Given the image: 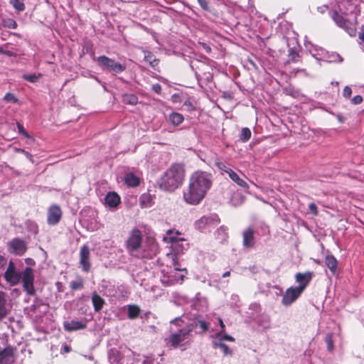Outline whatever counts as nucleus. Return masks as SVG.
<instances>
[{
	"mask_svg": "<svg viewBox=\"0 0 364 364\" xmlns=\"http://www.w3.org/2000/svg\"><path fill=\"white\" fill-rule=\"evenodd\" d=\"M17 127H18V132L20 134L24 135L27 138L30 137L29 134L27 133V132L25 130V129L21 124L18 123Z\"/></svg>",
	"mask_w": 364,
	"mask_h": 364,
	"instance_id": "obj_49",
	"label": "nucleus"
},
{
	"mask_svg": "<svg viewBox=\"0 0 364 364\" xmlns=\"http://www.w3.org/2000/svg\"><path fill=\"white\" fill-rule=\"evenodd\" d=\"M213 346L215 348H220L224 355H232V351L229 347L225 345L221 340H215L213 341Z\"/></svg>",
	"mask_w": 364,
	"mask_h": 364,
	"instance_id": "obj_24",
	"label": "nucleus"
},
{
	"mask_svg": "<svg viewBox=\"0 0 364 364\" xmlns=\"http://www.w3.org/2000/svg\"><path fill=\"white\" fill-rule=\"evenodd\" d=\"M219 323H220V327L222 328L221 331H224L225 324H224V323H223V320L221 318H219Z\"/></svg>",
	"mask_w": 364,
	"mask_h": 364,
	"instance_id": "obj_59",
	"label": "nucleus"
},
{
	"mask_svg": "<svg viewBox=\"0 0 364 364\" xmlns=\"http://www.w3.org/2000/svg\"><path fill=\"white\" fill-rule=\"evenodd\" d=\"M80 264L82 269L85 272H88L91 267L90 263V250L87 245H84L80 247Z\"/></svg>",
	"mask_w": 364,
	"mask_h": 364,
	"instance_id": "obj_12",
	"label": "nucleus"
},
{
	"mask_svg": "<svg viewBox=\"0 0 364 364\" xmlns=\"http://www.w3.org/2000/svg\"><path fill=\"white\" fill-rule=\"evenodd\" d=\"M153 198L151 194L144 193L140 197V204L141 208H149L152 205Z\"/></svg>",
	"mask_w": 364,
	"mask_h": 364,
	"instance_id": "obj_26",
	"label": "nucleus"
},
{
	"mask_svg": "<svg viewBox=\"0 0 364 364\" xmlns=\"http://www.w3.org/2000/svg\"><path fill=\"white\" fill-rule=\"evenodd\" d=\"M207 173L205 172L197 171L193 174L191 182H210V179L207 178Z\"/></svg>",
	"mask_w": 364,
	"mask_h": 364,
	"instance_id": "obj_27",
	"label": "nucleus"
},
{
	"mask_svg": "<svg viewBox=\"0 0 364 364\" xmlns=\"http://www.w3.org/2000/svg\"><path fill=\"white\" fill-rule=\"evenodd\" d=\"M150 247L149 250H148L147 253L145 255L146 257H151L152 255H155L157 252V246L154 242V241H150Z\"/></svg>",
	"mask_w": 364,
	"mask_h": 364,
	"instance_id": "obj_43",
	"label": "nucleus"
},
{
	"mask_svg": "<svg viewBox=\"0 0 364 364\" xmlns=\"http://www.w3.org/2000/svg\"><path fill=\"white\" fill-rule=\"evenodd\" d=\"M167 265L161 269L160 280L165 287L172 286L181 283L186 274V269L181 268L178 263V258L173 255H167Z\"/></svg>",
	"mask_w": 364,
	"mask_h": 364,
	"instance_id": "obj_2",
	"label": "nucleus"
},
{
	"mask_svg": "<svg viewBox=\"0 0 364 364\" xmlns=\"http://www.w3.org/2000/svg\"><path fill=\"white\" fill-rule=\"evenodd\" d=\"M144 60L148 62L152 68H155L159 63V60L150 51H144Z\"/></svg>",
	"mask_w": 364,
	"mask_h": 364,
	"instance_id": "obj_29",
	"label": "nucleus"
},
{
	"mask_svg": "<svg viewBox=\"0 0 364 364\" xmlns=\"http://www.w3.org/2000/svg\"><path fill=\"white\" fill-rule=\"evenodd\" d=\"M92 302L95 311H100L105 304V300L95 292L92 295Z\"/></svg>",
	"mask_w": 364,
	"mask_h": 364,
	"instance_id": "obj_22",
	"label": "nucleus"
},
{
	"mask_svg": "<svg viewBox=\"0 0 364 364\" xmlns=\"http://www.w3.org/2000/svg\"><path fill=\"white\" fill-rule=\"evenodd\" d=\"M142 236L138 229H133L127 240V248L129 252H134L141 247Z\"/></svg>",
	"mask_w": 364,
	"mask_h": 364,
	"instance_id": "obj_8",
	"label": "nucleus"
},
{
	"mask_svg": "<svg viewBox=\"0 0 364 364\" xmlns=\"http://www.w3.org/2000/svg\"><path fill=\"white\" fill-rule=\"evenodd\" d=\"M255 245V231L252 228H248L242 232V245L245 248L252 249Z\"/></svg>",
	"mask_w": 364,
	"mask_h": 364,
	"instance_id": "obj_17",
	"label": "nucleus"
},
{
	"mask_svg": "<svg viewBox=\"0 0 364 364\" xmlns=\"http://www.w3.org/2000/svg\"><path fill=\"white\" fill-rule=\"evenodd\" d=\"M164 241L171 244V252L168 255H173L178 258V255L183 254L184 250L188 248V243L183 238H178L173 235V231L169 230L166 232V235L163 237Z\"/></svg>",
	"mask_w": 364,
	"mask_h": 364,
	"instance_id": "obj_4",
	"label": "nucleus"
},
{
	"mask_svg": "<svg viewBox=\"0 0 364 364\" xmlns=\"http://www.w3.org/2000/svg\"><path fill=\"white\" fill-rule=\"evenodd\" d=\"M309 208L310 212L312 213L314 215H318L317 207L315 203H310L309 205Z\"/></svg>",
	"mask_w": 364,
	"mask_h": 364,
	"instance_id": "obj_51",
	"label": "nucleus"
},
{
	"mask_svg": "<svg viewBox=\"0 0 364 364\" xmlns=\"http://www.w3.org/2000/svg\"><path fill=\"white\" fill-rule=\"evenodd\" d=\"M302 292L303 291H301V289H299L296 287L288 288L283 295L282 299V304L286 306H290L300 296Z\"/></svg>",
	"mask_w": 364,
	"mask_h": 364,
	"instance_id": "obj_14",
	"label": "nucleus"
},
{
	"mask_svg": "<svg viewBox=\"0 0 364 364\" xmlns=\"http://www.w3.org/2000/svg\"><path fill=\"white\" fill-rule=\"evenodd\" d=\"M251 137V131L249 128L245 127L241 130L240 139L243 142L247 141Z\"/></svg>",
	"mask_w": 364,
	"mask_h": 364,
	"instance_id": "obj_34",
	"label": "nucleus"
},
{
	"mask_svg": "<svg viewBox=\"0 0 364 364\" xmlns=\"http://www.w3.org/2000/svg\"><path fill=\"white\" fill-rule=\"evenodd\" d=\"M104 200L105 206L112 210L117 209L121 203L119 196L115 192H109L107 193Z\"/></svg>",
	"mask_w": 364,
	"mask_h": 364,
	"instance_id": "obj_18",
	"label": "nucleus"
},
{
	"mask_svg": "<svg viewBox=\"0 0 364 364\" xmlns=\"http://www.w3.org/2000/svg\"><path fill=\"white\" fill-rule=\"evenodd\" d=\"M325 341L326 343L328 350L331 351L333 349V334L328 333L326 336Z\"/></svg>",
	"mask_w": 364,
	"mask_h": 364,
	"instance_id": "obj_41",
	"label": "nucleus"
},
{
	"mask_svg": "<svg viewBox=\"0 0 364 364\" xmlns=\"http://www.w3.org/2000/svg\"><path fill=\"white\" fill-rule=\"evenodd\" d=\"M84 282L82 277H78L76 280L72 281L70 284V287L72 290H78L83 288Z\"/></svg>",
	"mask_w": 364,
	"mask_h": 364,
	"instance_id": "obj_32",
	"label": "nucleus"
},
{
	"mask_svg": "<svg viewBox=\"0 0 364 364\" xmlns=\"http://www.w3.org/2000/svg\"><path fill=\"white\" fill-rule=\"evenodd\" d=\"M0 53H6L7 55H11V53H10L9 51V52H6V51H4V50H3V48H1V47H0Z\"/></svg>",
	"mask_w": 364,
	"mask_h": 364,
	"instance_id": "obj_61",
	"label": "nucleus"
},
{
	"mask_svg": "<svg viewBox=\"0 0 364 364\" xmlns=\"http://www.w3.org/2000/svg\"><path fill=\"white\" fill-rule=\"evenodd\" d=\"M8 250L9 252L16 255H23L26 250L27 245L24 240L19 238H14L8 243Z\"/></svg>",
	"mask_w": 364,
	"mask_h": 364,
	"instance_id": "obj_13",
	"label": "nucleus"
},
{
	"mask_svg": "<svg viewBox=\"0 0 364 364\" xmlns=\"http://www.w3.org/2000/svg\"><path fill=\"white\" fill-rule=\"evenodd\" d=\"M352 94V90L349 86H346L343 89V95L346 98H349Z\"/></svg>",
	"mask_w": 364,
	"mask_h": 364,
	"instance_id": "obj_48",
	"label": "nucleus"
},
{
	"mask_svg": "<svg viewBox=\"0 0 364 364\" xmlns=\"http://www.w3.org/2000/svg\"><path fill=\"white\" fill-rule=\"evenodd\" d=\"M215 340H221L222 342H223L224 341H230V342L235 341V338L232 336L225 334V333L223 334V331L218 333L217 338Z\"/></svg>",
	"mask_w": 364,
	"mask_h": 364,
	"instance_id": "obj_38",
	"label": "nucleus"
},
{
	"mask_svg": "<svg viewBox=\"0 0 364 364\" xmlns=\"http://www.w3.org/2000/svg\"><path fill=\"white\" fill-rule=\"evenodd\" d=\"M197 1L203 9L208 10V2L206 1V0H197Z\"/></svg>",
	"mask_w": 364,
	"mask_h": 364,
	"instance_id": "obj_53",
	"label": "nucleus"
},
{
	"mask_svg": "<svg viewBox=\"0 0 364 364\" xmlns=\"http://www.w3.org/2000/svg\"><path fill=\"white\" fill-rule=\"evenodd\" d=\"M41 75V74H39L38 75L36 74H32V75L25 74L23 75V78L28 82H36V81H38V80L39 79Z\"/></svg>",
	"mask_w": 364,
	"mask_h": 364,
	"instance_id": "obj_42",
	"label": "nucleus"
},
{
	"mask_svg": "<svg viewBox=\"0 0 364 364\" xmlns=\"http://www.w3.org/2000/svg\"><path fill=\"white\" fill-rule=\"evenodd\" d=\"M351 102L354 105H359L363 102V97L361 95H355L353 97Z\"/></svg>",
	"mask_w": 364,
	"mask_h": 364,
	"instance_id": "obj_50",
	"label": "nucleus"
},
{
	"mask_svg": "<svg viewBox=\"0 0 364 364\" xmlns=\"http://www.w3.org/2000/svg\"><path fill=\"white\" fill-rule=\"evenodd\" d=\"M127 185H128V186H129V187H132V188H134V187L137 186V185H139V183H127Z\"/></svg>",
	"mask_w": 364,
	"mask_h": 364,
	"instance_id": "obj_63",
	"label": "nucleus"
},
{
	"mask_svg": "<svg viewBox=\"0 0 364 364\" xmlns=\"http://www.w3.org/2000/svg\"><path fill=\"white\" fill-rule=\"evenodd\" d=\"M14 362L13 348L7 346L0 350V364H11Z\"/></svg>",
	"mask_w": 364,
	"mask_h": 364,
	"instance_id": "obj_20",
	"label": "nucleus"
},
{
	"mask_svg": "<svg viewBox=\"0 0 364 364\" xmlns=\"http://www.w3.org/2000/svg\"><path fill=\"white\" fill-rule=\"evenodd\" d=\"M216 166L220 169L222 171L225 173V170L230 169L225 164L222 162L216 163Z\"/></svg>",
	"mask_w": 364,
	"mask_h": 364,
	"instance_id": "obj_54",
	"label": "nucleus"
},
{
	"mask_svg": "<svg viewBox=\"0 0 364 364\" xmlns=\"http://www.w3.org/2000/svg\"><path fill=\"white\" fill-rule=\"evenodd\" d=\"M16 151L18 153H22L23 155H25L26 157L31 162H33V156L29 152L22 149H16Z\"/></svg>",
	"mask_w": 364,
	"mask_h": 364,
	"instance_id": "obj_46",
	"label": "nucleus"
},
{
	"mask_svg": "<svg viewBox=\"0 0 364 364\" xmlns=\"http://www.w3.org/2000/svg\"><path fill=\"white\" fill-rule=\"evenodd\" d=\"M9 314V310L6 306V299L4 293L0 291V320L5 318Z\"/></svg>",
	"mask_w": 364,
	"mask_h": 364,
	"instance_id": "obj_23",
	"label": "nucleus"
},
{
	"mask_svg": "<svg viewBox=\"0 0 364 364\" xmlns=\"http://www.w3.org/2000/svg\"><path fill=\"white\" fill-rule=\"evenodd\" d=\"M5 26L9 28L15 29L17 28V23L14 19H9Z\"/></svg>",
	"mask_w": 364,
	"mask_h": 364,
	"instance_id": "obj_47",
	"label": "nucleus"
},
{
	"mask_svg": "<svg viewBox=\"0 0 364 364\" xmlns=\"http://www.w3.org/2000/svg\"><path fill=\"white\" fill-rule=\"evenodd\" d=\"M151 90L156 93L159 94L161 92V86L159 84L156 83L152 85Z\"/></svg>",
	"mask_w": 364,
	"mask_h": 364,
	"instance_id": "obj_52",
	"label": "nucleus"
},
{
	"mask_svg": "<svg viewBox=\"0 0 364 364\" xmlns=\"http://www.w3.org/2000/svg\"><path fill=\"white\" fill-rule=\"evenodd\" d=\"M296 281L299 284L298 287L299 289H301V291H304L306 286L309 284L312 278L311 272H305V273H297L295 276Z\"/></svg>",
	"mask_w": 364,
	"mask_h": 364,
	"instance_id": "obj_19",
	"label": "nucleus"
},
{
	"mask_svg": "<svg viewBox=\"0 0 364 364\" xmlns=\"http://www.w3.org/2000/svg\"><path fill=\"white\" fill-rule=\"evenodd\" d=\"M299 57L298 54L296 53H292V57H291V59L292 60L294 61H296L297 60V58Z\"/></svg>",
	"mask_w": 364,
	"mask_h": 364,
	"instance_id": "obj_60",
	"label": "nucleus"
},
{
	"mask_svg": "<svg viewBox=\"0 0 364 364\" xmlns=\"http://www.w3.org/2000/svg\"><path fill=\"white\" fill-rule=\"evenodd\" d=\"M62 210L59 205L56 204L51 205L48 208L47 223L50 225H57L62 218Z\"/></svg>",
	"mask_w": 364,
	"mask_h": 364,
	"instance_id": "obj_11",
	"label": "nucleus"
},
{
	"mask_svg": "<svg viewBox=\"0 0 364 364\" xmlns=\"http://www.w3.org/2000/svg\"><path fill=\"white\" fill-rule=\"evenodd\" d=\"M10 4L18 12L25 10L26 6L23 0H10Z\"/></svg>",
	"mask_w": 364,
	"mask_h": 364,
	"instance_id": "obj_33",
	"label": "nucleus"
},
{
	"mask_svg": "<svg viewBox=\"0 0 364 364\" xmlns=\"http://www.w3.org/2000/svg\"><path fill=\"white\" fill-rule=\"evenodd\" d=\"M124 182H140V178L133 173H127L124 176Z\"/></svg>",
	"mask_w": 364,
	"mask_h": 364,
	"instance_id": "obj_37",
	"label": "nucleus"
},
{
	"mask_svg": "<svg viewBox=\"0 0 364 364\" xmlns=\"http://www.w3.org/2000/svg\"><path fill=\"white\" fill-rule=\"evenodd\" d=\"M169 120L173 126H178L183 122L184 117L180 113L173 112L169 115Z\"/></svg>",
	"mask_w": 364,
	"mask_h": 364,
	"instance_id": "obj_28",
	"label": "nucleus"
},
{
	"mask_svg": "<svg viewBox=\"0 0 364 364\" xmlns=\"http://www.w3.org/2000/svg\"><path fill=\"white\" fill-rule=\"evenodd\" d=\"M166 181L182 182L185 178L184 167L181 164H173L165 173Z\"/></svg>",
	"mask_w": 364,
	"mask_h": 364,
	"instance_id": "obj_7",
	"label": "nucleus"
},
{
	"mask_svg": "<svg viewBox=\"0 0 364 364\" xmlns=\"http://www.w3.org/2000/svg\"><path fill=\"white\" fill-rule=\"evenodd\" d=\"M4 278L12 286L18 284L21 281V274L16 270L12 261H10L9 263L6 271L4 273Z\"/></svg>",
	"mask_w": 364,
	"mask_h": 364,
	"instance_id": "obj_9",
	"label": "nucleus"
},
{
	"mask_svg": "<svg viewBox=\"0 0 364 364\" xmlns=\"http://www.w3.org/2000/svg\"><path fill=\"white\" fill-rule=\"evenodd\" d=\"M183 320L180 317L171 321L170 334L164 339L168 346L174 348H181L182 350H185L191 345L192 341L191 333L196 329V325L188 323L183 326Z\"/></svg>",
	"mask_w": 364,
	"mask_h": 364,
	"instance_id": "obj_1",
	"label": "nucleus"
},
{
	"mask_svg": "<svg viewBox=\"0 0 364 364\" xmlns=\"http://www.w3.org/2000/svg\"><path fill=\"white\" fill-rule=\"evenodd\" d=\"M331 17L336 23L341 28H344L351 36H355V29L352 24L340 15L337 11L331 12Z\"/></svg>",
	"mask_w": 364,
	"mask_h": 364,
	"instance_id": "obj_10",
	"label": "nucleus"
},
{
	"mask_svg": "<svg viewBox=\"0 0 364 364\" xmlns=\"http://www.w3.org/2000/svg\"><path fill=\"white\" fill-rule=\"evenodd\" d=\"M238 188L232 193L230 198V203L236 206L241 204L244 200L243 192L249 189L248 183H237Z\"/></svg>",
	"mask_w": 364,
	"mask_h": 364,
	"instance_id": "obj_15",
	"label": "nucleus"
},
{
	"mask_svg": "<svg viewBox=\"0 0 364 364\" xmlns=\"http://www.w3.org/2000/svg\"><path fill=\"white\" fill-rule=\"evenodd\" d=\"M159 188L164 191H171L177 188L175 183H159Z\"/></svg>",
	"mask_w": 364,
	"mask_h": 364,
	"instance_id": "obj_44",
	"label": "nucleus"
},
{
	"mask_svg": "<svg viewBox=\"0 0 364 364\" xmlns=\"http://www.w3.org/2000/svg\"><path fill=\"white\" fill-rule=\"evenodd\" d=\"M210 187V183H188L187 188L183 191V198L188 204L197 205L205 197Z\"/></svg>",
	"mask_w": 364,
	"mask_h": 364,
	"instance_id": "obj_3",
	"label": "nucleus"
},
{
	"mask_svg": "<svg viewBox=\"0 0 364 364\" xmlns=\"http://www.w3.org/2000/svg\"><path fill=\"white\" fill-rule=\"evenodd\" d=\"M123 355L121 352L116 349L112 348L108 353V359L111 364H120L123 360Z\"/></svg>",
	"mask_w": 364,
	"mask_h": 364,
	"instance_id": "obj_21",
	"label": "nucleus"
},
{
	"mask_svg": "<svg viewBox=\"0 0 364 364\" xmlns=\"http://www.w3.org/2000/svg\"><path fill=\"white\" fill-rule=\"evenodd\" d=\"M6 264V259L0 255V269L3 268Z\"/></svg>",
	"mask_w": 364,
	"mask_h": 364,
	"instance_id": "obj_56",
	"label": "nucleus"
},
{
	"mask_svg": "<svg viewBox=\"0 0 364 364\" xmlns=\"http://www.w3.org/2000/svg\"><path fill=\"white\" fill-rule=\"evenodd\" d=\"M140 313V309L136 305H129L128 306V317L130 319L136 318Z\"/></svg>",
	"mask_w": 364,
	"mask_h": 364,
	"instance_id": "obj_30",
	"label": "nucleus"
},
{
	"mask_svg": "<svg viewBox=\"0 0 364 364\" xmlns=\"http://www.w3.org/2000/svg\"><path fill=\"white\" fill-rule=\"evenodd\" d=\"M230 275V271H228V272H225L223 274V277H229Z\"/></svg>",
	"mask_w": 364,
	"mask_h": 364,
	"instance_id": "obj_62",
	"label": "nucleus"
},
{
	"mask_svg": "<svg viewBox=\"0 0 364 364\" xmlns=\"http://www.w3.org/2000/svg\"><path fill=\"white\" fill-rule=\"evenodd\" d=\"M191 323H194L196 325V328L199 326L201 328V333L205 332L208 329V323L204 321L200 320H194Z\"/></svg>",
	"mask_w": 364,
	"mask_h": 364,
	"instance_id": "obj_39",
	"label": "nucleus"
},
{
	"mask_svg": "<svg viewBox=\"0 0 364 364\" xmlns=\"http://www.w3.org/2000/svg\"><path fill=\"white\" fill-rule=\"evenodd\" d=\"M124 102L129 105H136L138 102V97L134 95H126L124 96Z\"/></svg>",
	"mask_w": 364,
	"mask_h": 364,
	"instance_id": "obj_36",
	"label": "nucleus"
},
{
	"mask_svg": "<svg viewBox=\"0 0 364 364\" xmlns=\"http://www.w3.org/2000/svg\"><path fill=\"white\" fill-rule=\"evenodd\" d=\"M218 233L221 232V234L224 235V237L227 236L226 229L223 227H221L220 229H218Z\"/></svg>",
	"mask_w": 364,
	"mask_h": 364,
	"instance_id": "obj_57",
	"label": "nucleus"
},
{
	"mask_svg": "<svg viewBox=\"0 0 364 364\" xmlns=\"http://www.w3.org/2000/svg\"><path fill=\"white\" fill-rule=\"evenodd\" d=\"M325 263L332 274H335L337 268V260L333 255H327L325 258Z\"/></svg>",
	"mask_w": 364,
	"mask_h": 364,
	"instance_id": "obj_25",
	"label": "nucleus"
},
{
	"mask_svg": "<svg viewBox=\"0 0 364 364\" xmlns=\"http://www.w3.org/2000/svg\"><path fill=\"white\" fill-rule=\"evenodd\" d=\"M4 100L6 102H16L17 98L11 93H6L4 97Z\"/></svg>",
	"mask_w": 364,
	"mask_h": 364,
	"instance_id": "obj_45",
	"label": "nucleus"
},
{
	"mask_svg": "<svg viewBox=\"0 0 364 364\" xmlns=\"http://www.w3.org/2000/svg\"><path fill=\"white\" fill-rule=\"evenodd\" d=\"M21 281L24 290L29 295H33L35 294V289L33 286L34 282V274L33 270L31 267H27L21 273Z\"/></svg>",
	"mask_w": 364,
	"mask_h": 364,
	"instance_id": "obj_6",
	"label": "nucleus"
},
{
	"mask_svg": "<svg viewBox=\"0 0 364 364\" xmlns=\"http://www.w3.org/2000/svg\"><path fill=\"white\" fill-rule=\"evenodd\" d=\"M358 38L364 43V25L360 27V31L358 33Z\"/></svg>",
	"mask_w": 364,
	"mask_h": 364,
	"instance_id": "obj_55",
	"label": "nucleus"
},
{
	"mask_svg": "<svg viewBox=\"0 0 364 364\" xmlns=\"http://www.w3.org/2000/svg\"><path fill=\"white\" fill-rule=\"evenodd\" d=\"M225 173L235 182H244L242 180H240L237 174L230 168L225 170Z\"/></svg>",
	"mask_w": 364,
	"mask_h": 364,
	"instance_id": "obj_40",
	"label": "nucleus"
},
{
	"mask_svg": "<svg viewBox=\"0 0 364 364\" xmlns=\"http://www.w3.org/2000/svg\"><path fill=\"white\" fill-rule=\"evenodd\" d=\"M87 320L86 318L82 320L73 319L63 323L65 330L68 332L84 329L87 327Z\"/></svg>",
	"mask_w": 364,
	"mask_h": 364,
	"instance_id": "obj_16",
	"label": "nucleus"
},
{
	"mask_svg": "<svg viewBox=\"0 0 364 364\" xmlns=\"http://www.w3.org/2000/svg\"><path fill=\"white\" fill-rule=\"evenodd\" d=\"M96 60L98 65L104 70L120 73L126 69V65L124 64L117 63L114 60L109 58L106 55H100L96 59Z\"/></svg>",
	"mask_w": 364,
	"mask_h": 364,
	"instance_id": "obj_5",
	"label": "nucleus"
},
{
	"mask_svg": "<svg viewBox=\"0 0 364 364\" xmlns=\"http://www.w3.org/2000/svg\"><path fill=\"white\" fill-rule=\"evenodd\" d=\"M338 119L340 122H343V120H342L341 117L340 115L338 116Z\"/></svg>",
	"mask_w": 364,
	"mask_h": 364,
	"instance_id": "obj_64",
	"label": "nucleus"
},
{
	"mask_svg": "<svg viewBox=\"0 0 364 364\" xmlns=\"http://www.w3.org/2000/svg\"><path fill=\"white\" fill-rule=\"evenodd\" d=\"M203 46L204 49L206 50V52H208V53L210 52L211 48L209 46L206 45L205 43H203Z\"/></svg>",
	"mask_w": 364,
	"mask_h": 364,
	"instance_id": "obj_58",
	"label": "nucleus"
},
{
	"mask_svg": "<svg viewBox=\"0 0 364 364\" xmlns=\"http://www.w3.org/2000/svg\"><path fill=\"white\" fill-rule=\"evenodd\" d=\"M211 221V218L208 216H203L200 220H198L196 223V227L197 229L202 230L205 227V225L210 224Z\"/></svg>",
	"mask_w": 364,
	"mask_h": 364,
	"instance_id": "obj_31",
	"label": "nucleus"
},
{
	"mask_svg": "<svg viewBox=\"0 0 364 364\" xmlns=\"http://www.w3.org/2000/svg\"><path fill=\"white\" fill-rule=\"evenodd\" d=\"M26 225L27 229L31 232L33 235H36L38 231V228L37 224L31 220H28L26 222Z\"/></svg>",
	"mask_w": 364,
	"mask_h": 364,
	"instance_id": "obj_35",
	"label": "nucleus"
}]
</instances>
